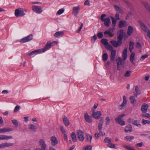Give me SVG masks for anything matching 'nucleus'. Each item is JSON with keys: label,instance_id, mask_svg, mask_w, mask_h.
Wrapping results in <instances>:
<instances>
[{"label": "nucleus", "instance_id": "f257e3e1", "mask_svg": "<svg viewBox=\"0 0 150 150\" xmlns=\"http://www.w3.org/2000/svg\"><path fill=\"white\" fill-rule=\"evenodd\" d=\"M123 30L121 29L117 32V41L112 40L110 41L111 43L115 47L121 45L122 43V40L124 36Z\"/></svg>", "mask_w": 150, "mask_h": 150}, {"label": "nucleus", "instance_id": "f03ea898", "mask_svg": "<svg viewBox=\"0 0 150 150\" xmlns=\"http://www.w3.org/2000/svg\"><path fill=\"white\" fill-rule=\"evenodd\" d=\"M139 22L142 30L150 38V30L147 27L144 23L140 21H139Z\"/></svg>", "mask_w": 150, "mask_h": 150}, {"label": "nucleus", "instance_id": "7ed1b4c3", "mask_svg": "<svg viewBox=\"0 0 150 150\" xmlns=\"http://www.w3.org/2000/svg\"><path fill=\"white\" fill-rule=\"evenodd\" d=\"M24 11L26 12L27 11L26 10L21 8L17 9L15 10V15L17 17L23 16L25 14Z\"/></svg>", "mask_w": 150, "mask_h": 150}, {"label": "nucleus", "instance_id": "20e7f679", "mask_svg": "<svg viewBox=\"0 0 150 150\" xmlns=\"http://www.w3.org/2000/svg\"><path fill=\"white\" fill-rule=\"evenodd\" d=\"M76 134L79 140L81 142H83L84 139L83 132L81 130H78Z\"/></svg>", "mask_w": 150, "mask_h": 150}, {"label": "nucleus", "instance_id": "39448f33", "mask_svg": "<svg viewBox=\"0 0 150 150\" xmlns=\"http://www.w3.org/2000/svg\"><path fill=\"white\" fill-rule=\"evenodd\" d=\"M33 39V35L31 34L28 36L22 38L20 42L21 43H24L31 40Z\"/></svg>", "mask_w": 150, "mask_h": 150}, {"label": "nucleus", "instance_id": "423d86ee", "mask_svg": "<svg viewBox=\"0 0 150 150\" xmlns=\"http://www.w3.org/2000/svg\"><path fill=\"white\" fill-rule=\"evenodd\" d=\"M101 113L100 111H97L96 112L93 111L92 115V117L96 119H98L100 117Z\"/></svg>", "mask_w": 150, "mask_h": 150}, {"label": "nucleus", "instance_id": "0eeeda50", "mask_svg": "<svg viewBox=\"0 0 150 150\" xmlns=\"http://www.w3.org/2000/svg\"><path fill=\"white\" fill-rule=\"evenodd\" d=\"M32 10L34 12L37 13H41L43 11L40 7L37 6H33L32 7Z\"/></svg>", "mask_w": 150, "mask_h": 150}, {"label": "nucleus", "instance_id": "6e6552de", "mask_svg": "<svg viewBox=\"0 0 150 150\" xmlns=\"http://www.w3.org/2000/svg\"><path fill=\"white\" fill-rule=\"evenodd\" d=\"M123 101L122 104L119 105L118 108L119 109L122 110L124 108L126 105L127 100L125 96H123Z\"/></svg>", "mask_w": 150, "mask_h": 150}, {"label": "nucleus", "instance_id": "1a4fd4ad", "mask_svg": "<svg viewBox=\"0 0 150 150\" xmlns=\"http://www.w3.org/2000/svg\"><path fill=\"white\" fill-rule=\"evenodd\" d=\"M84 117L86 121L89 123H91L92 122L91 118L87 112H85L84 113Z\"/></svg>", "mask_w": 150, "mask_h": 150}, {"label": "nucleus", "instance_id": "9d476101", "mask_svg": "<svg viewBox=\"0 0 150 150\" xmlns=\"http://www.w3.org/2000/svg\"><path fill=\"white\" fill-rule=\"evenodd\" d=\"M51 43L48 42L44 48L40 49V50L41 52H44L49 49L50 48H51Z\"/></svg>", "mask_w": 150, "mask_h": 150}, {"label": "nucleus", "instance_id": "9b49d317", "mask_svg": "<svg viewBox=\"0 0 150 150\" xmlns=\"http://www.w3.org/2000/svg\"><path fill=\"white\" fill-rule=\"evenodd\" d=\"M50 141L51 142V145L53 146H55L58 143V141L56 137L54 136L51 137Z\"/></svg>", "mask_w": 150, "mask_h": 150}, {"label": "nucleus", "instance_id": "f8f14e48", "mask_svg": "<svg viewBox=\"0 0 150 150\" xmlns=\"http://www.w3.org/2000/svg\"><path fill=\"white\" fill-rule=\"evenodd\" d=\"M39 144L41 147L42 150H45L46 148V144L44 141L42 139L40 140L39 142Z\"/></svg>", "mask_w": 150, "mask_h": 150}, {"label": "nucleus", "instance_id": "ddd939ff", "mask_svg": "<svg viewBox=\"0 0 150 150\" xmlns=\"http://www.w3.org/2000/svg\"><path fill=\"white\" fill-rule=\"evenodd\" d=\"M122 59H121L120 57H117L116 60V62L117 64V65H120L122 66L125 63V62Z\"/></svg>", "mask_w": 150, "mask_h": 150}, {"label": "nucleus", "instance_id": "4468645a", "mask_svg": "<svg viewBox=\"0 0 150 150\" xmlns=\"http://www.w3.org/2000/svg\"><path fill=\"white\" fill-rule=\"evenodd\" d=\"M115 121L119 124L121 126H123L125 125V122L122 118L117 117L115 118Z\"/></svg>", "mask_w": 150, "mask_h": 150}, {"label": "nucleus", "instance_id": "2eb2a0df", "mask_svg": "<svg viewBox=\"0 0 150 150\" xmlns=\"http://www.w3.org/2000/svg\"><path fill=\"white\" fill-rule=\"evenodd\" d=\"M13 130L12 128L9 127L0 128V133H6L12 131Z\"/></svg>", "mask_w": 150, "mask_h": 150}, {"label": "nucleus", "instance_id": "dca6fc26", "mask_svg": "<svg viewBox=\"0 0 150 150\" xmlns=\"http://www.w3.org/2000/svg\"><path fill=\"white\" fill-rule=\"evenodd\" d=\"M12 137L11 136L5 135H0V141L2 140H8L12 139Z\"/></svg>", "mask_w": 150, "mask_h": 150}, {"label": "nucleus", "instance_id": "f3484780", "mask_svg": "<svg viewBox=\"0 0 150 150\" xmlns=\"http://www.w3.org/2000/svg\"><path fill=\"white\" fill-rule=\"evenodd\" d=\"M80 8L79 6L74 7L73 8L72 13L75 16L76 15L79 13Z\"/></svg>", "mask_w": 150, "mask_h": 150}, {"label": "nucleus", "instance_id": "a211bd4d", "mask_svg": "<svg viewBox=\"0 0 150 150\" xmlns=\"http://www.w3.org/2000/svg\"><path fill=\"white\" fill-rule=\"evenodd\" d=\"M62 120L65 125L68 126L70 124L69 121L67 117L65 115L63 117Z\"/></svg>", "mask_w": 150, "mask_h": 150}, {"label": "nucleus", "instance_id": "6ab92c4d", "mask_svg": "<svg viewBox=\"0 0 150 150\" xmlns=\"http://www.w3.org/2000/svg\"><path fill=\"white\" fill-rule=\"evenodd\" d=\"M148 105L146 104H143L142 106L141 110L143 113H146L147 110Z\"/></svg>", "mask_w": 150, "mask_h": 150}, {"label": "nucleus", "instance_id": "aec40b11", "mask_svg": "<svg viewBox=\"0 0 150 150\" xmlns=\"http://www.w3.org/2000/svg\"><path fill=\"white\" fill-rule=\"evenodd\" d=\"M128 25L127 22L124 21H120L119 23L118 26L120 28H122L124 27H126Z\"/></svg>", "mask_w": 150, "mask_h": 150}, {"label": "nucleus", "instance_id": "412c9836", "mask_svg": "<svg viewBox=\"0 0 150 150\" xmlns=\"http://www.w3.org/2000/svg\"><path fill=\"white\" fill-rule=\"evenodd\" d=\"M103 125L102 124H98V130L99 132V134L102 136L104 135L105 134V133L104 132L102 131Z\"/></svg>", "mask_w": 150, "mask_h": 150}, {"label": "nucleus", "instance_id": "4be33fe9", "mask_svg": "<svg viewBox=\"0 0 150 150\" xmlns=\"http://www.w3.org/2000/svg\"><path fill=\"white\" fill-rule=\"evenodd\" d=\"M40 53L41 52V51L39 49L38 50L33 51L30 53H28L27 54V55L29 56H32L33 55H36Z\"/></svg>", "mask_w": 150, "mask_h": 150}, {"label": "nucleus", "instance_id": "5701e85b", "mask_svg": "<svg viewBox=\"0 0 150 150\" xmlns=\"http://www.w3.org/2000/svg\"><path fill=\"white\" fill-rule=\"evenodd\" d=\"M29 129L31 131L36 132L37 129V127L34 125L30 124L28 125Z\"/></svg>", "mask_w": 150, "mask_h": 150}, {"label": "nucleus", "instance_id": "b1692460", "mask_svg": "<svg viewBox=\"0 0 150 150\" xmlns=\"http://www.w3.org/2000/svg\"><path fill=\"white\" fill-rule=\"evenodd\" d=\"M3 148H5L6 147L13 146L14 145V144L12 143H2Z\"/></svg>", "mask_w": 150, "mask_h": 150}, {"label": "nucleus", "instance_id": "393cba45", "mask_svg": "<svg viewBox=\"0 0 150 150\" xmlns=\"http://www.w3.org/2000/svg\"><path fill=\"white\" fill-rule=\"evenodd\" d=\"M125 132H131L132 131V127L131 125H129L126 126L125 128Z\"/></svg>", "mask_w": 150, "mask_h": 150}, {"label": "nucleus", "instance_id": "a878e982", "mask_svg": "<svg viewBox=\"0 0 150 150\" xmlns=\"http://www.w3.org/2000/svg\"><path fill=\"white\" fill-rule=\"evenodd\" d=\"M133 30V28L131 26H128L127 31V34L128 35L130 36L132 34Z\"/></svg>", "mask_w": 150, "mask_h": 150}, {"label": "nucleus", "instance_id": "bb28decb", "mask_svg": "<svg viewBox=\"0 0 150 150\" xmlns=\"http://www.w3.org/2000/svg\"><path fill=\"white\" fill-rule=\"evenodd\" d=\"M116 55V51L114 50L111 51L110 54V58L112 60L114 61Z\"/></svg>", "mask_w": 150, "mask_h": 150}, {"label": "nucleus", "instance_id": "cd10ccee", "mask_svg": "<svg viewBox=\"0 0 150 150\" xmlns=\"http://www.w3.org/2000/svg\"><path fill=\"white\" fill-rule=\"evenodd\" d=\"M64 33L63 31H59L56 33L54 34V36L56 37H62L64 35Z\"/></svg>", "mask_w": 150, "mask_h": 150}, {"label": "nucleus", "instance_id": "c85d7f7f", "mask_svg": "<svg viewBox=\"0 0 150 150\" xmlns=\"http://www.w3.org/2000/svg\"><path fill=\"white\" fill-rule=\"evenodd\" d=\"M104 22V24L107 27L109 26L110 22V20L109 17H108L105 18L103 21Z\"/></svg>", "mask_w": 150, "mask_h": 150}, {"label": "nucleus", "instance_id": "c756f323", "mask_svg": "<svg viewBox=\"0 0 150 150\" xmlns=\"http://www.w3.org/2000/svg\"><path fill=\"white\" fill-rule=\"evenodd\" d=\"M135 91L136 93L134 94V95L137 97L138 95H139L141 93V92L137 86H136L135 87Z\"/></svg>", "mask_w": 150, "mask_h": 150}, {"label": "nucleus", "instance_id": "7c9ffc66", "mask_svg": "<svg viewBox=\"0 0 150 150\" xmlns=\"http://www.w3.org/2000/svg\"><path fill=\"white\" fill-rule=\"evenodd\" d=\"M71 136L72 138V140L74 142H76L77 141L76 135L74 132H72L71 134Z\"/></svg>", "mask_w": 150, "mask_h": 150}, {"label": "nucleus", "instance_id": "2f4dec72", "mask_svg": "<svg viewBox=\"0 0 150 150\" xmlns=\"http://www.w3.org/2000/svg\"><path fill=\"white\" fill-rule=\"evenodd\" d=\"M134 43L133 42L130 41L129 49L130 52H132V50L134 48Z\"/></svg>", "mask_w": 150, "mask_h": 150}, {"label": "nucleus", "instance_id": "473e14b6", "mask_svg": "<svg viewBox=\"0 0 150 150\" xmlns=\"http://www.w3.org/2000/svg\"><path fill=\"white\" fill-rule=\"evenodd\" d=\"M130 100L131 103L135 104L136 102V100L134 96H132L130 97Z\"/></svg>", "mask_w": 150, "mask_h": 150}, {"label": "nucleus", "instance_id": "72a5a7b5", "mask_svg": "<svg viewBox=\"0 0 150 150\" xmlns=\"http://www.w3.org/2000/svg\"><path fill=\"white\" fill-rule=\"evenodd\" d=\"M132 124L139 127H140L141 126V124L137 120H134L132 122Z\"/></svg>", "mask_w": 150, "mask_h": 150}, {"label": "nucleus", "instance_id": "f704fd0d", "mask_svg": "<svg viewBox=\"0 0 150 150\" xmlns=\"http://www.w3.org/2000/svg\"><path fill=\"white\" fill-rule=\"evenodd\" d=\"M132 73L131 71H127L124 74V76L125 77H128L130 76V75Z\"/></svg>", "mask_w": 150, "mask_h": 150}, {"label": "nucleus", "instance_id": "c9c22d12", "mask_svg": "<svg viewBox=\"0 0 150 150\" xmlns=\"http://www.w3.org/2000/svg\"><path fill=\"white\" fill-rule=\"evenodd\" d=\"M87 136V140L88 142L91 143V140L92 138V136L89 134L87 133L86 134Z\"/></svg>", "mask_w": 150, "mask_h": 150}, {"label": "nucleus", "instance_id": "e433bc0d", "mask_svg": "<svg viewBox=\"0 0 150 150\" xmlns=\"http://www.w3.org/2000/svg\"><path fill=\"white\" fill-rule=\"evenodd\" d=\"M112 140L110 138H109V137H106L105 138L104 140V142L108 144H109L111 142Z\"/></svg>", "mask_w": 150, "mask_h": 150}, {"label": "nucleus", "instance_id": "4c0bfd02", "mask_svg": "<svg viewBox=\"0 0 150 150\" xmlns=\"http://www.w3.org/2000/svg\"><path fill=\"white\" fill-rule=\"evenodd\" d=\"M135 55V53H132L130 55V62L132 63H134L133 60H134V57Z\"/></svg>", "mask_w": 150, "mask_h": 150}, {"label": "nucleus", "instance_id": "58836bf2", "mask_svg": "<svg viewBox=\"0 0 150 150\" xmlns=\"http://www.w3.org/2000/svg\"><path fill=\"white\" fill-rule=\"evenodd\" d=\"M102 57L103 60L104 61H106L108 59V54L106 53H105L103 55Z\"/></svg>", "mask_w": 150, "mask_h": 150}, {"label": "nucleus", "instance_id": "ea45409f", "mask_svg": "<svg viewBox=\"0 0 150 150\" xmlns=\"http://www.w3.org/2000/svg\"><path fill=\"white\" fill-rule=\"evenodd\" d=\"M102 43L106 46L109 44L108 40L106 39H103L101 40Z\"/></svg>", "mask_w": 150, "mask_h": 150}, {"label": "nucleus", "instance_id": "a19ab883", "mask_svg": "<svg viewBox=\"0 0 150 150\" xmlns=\"http://www.w3.org/2000/svg\"><path fill=\"white\" fill-rule=\"evenodd\" d=\"M106 48L110 51H112L114 50L112 46L109 44L106 46Z\"/></svg>", "mask_w": 150, "mask_h": 150}, {"label": "nucleus", "instance_id": "79ce46f5", "mask_svg": "<svg viewBox=\"0 0 150 150\" xmlns=\"http://www.w3.org/2000/svg\"><path fill=\"white\" fill-rule=\"evenodd\" d=\"M114 7L115 8V10L121 12L122 11V10L121 8L118 6L116 5H115L114 6Z\"/></svg>", "mask_w": 150, "mask_h": 150}, {"label": "nucleus", "instance_id": "37998d69", "mask_svg": "<svg viewBox=\"0 0 150 150\" xmlns=\"http://www.w3.org/2000/svg\"><path fill=\"white\" fill-rule=\"evenodd\" d=\"M142 123L143 125H145L146 124H149L150 123V121L143 119L142 120Z\"/></svg>", "mask_w": 150, "mask_h": 150}, {"label": "nucleus", "instance_id": "c03bdc74", "mask_svg": "<svg viewBox=\"0 0 150 150\" xmlns=\"http://www.w3.org/2000/svg\"><path fill=\"white\" fill-rule=\"evenodd\" d=\"M125 138L127 140L131 141L134 139V137L132 136H126Z\"/></svg>", "mask_w": 150, "mask_h": 150}, {"label": "nucleus", "instance_id": "a18cd8bd", "mask_svg": "<svg viewBox=\"0 0 150 150\" xmlns=\"http://www.w3.org/2000/svg\"><path fill=\"white\" fill-rule=\"evenodd\" d=\"M123 146L124 148H125L127 150H135L134 149L132 148L130 146H126L125 145H123Z\"/></svg>", "mask_w": 150, "mask_h": 150}, {"label": "nucleus", "instance_id": "49530a36", "mask_svg": "<svg viewBox=\"0 0 150 150\" xmlns=\"http://www.w3.org/2000/svg\"><path fill=\"white\" fill-rule=\"evenodd\" d=\"M149 55L146 54H145L143 55L142 56L140 59V60L141 61H143L145 58H146L148 57Z\"/></svg>", "mask_w": 150, "mask_h": 150}, {"label": "nucleus", "instance_id": "de8ad7c7", "mask_svg": "<svg viewBox=\"0 0 150 150\" xmlns=\"http://www.w3.org/2000/svg\"><path fill=\"white\" fill-rule=\"evenodd\" d=\"M107 146L110 148H115V144H112L111 142L109 144H107Z\"/></svg>", "mask_w": 150, "mask_h": 150}, {"label": "nucleus", "instance_id": "09e8293b", "mask_svg": "<svg viewBox=\"0 0 150 150\" xmlns=\"http://www.w3.org/2000/svg\"><path fill=\"white\" fill-rule=\"evenodd\" d=\"M105 120H106V125H107L109 124V123L110 121V120L109 117L108 116H107L106 117Z\"/></svg>", "mask_w": 150, "mask_h": 150}, {"label": "nucleus", "instance_id": "8fccbe9b", "mask_svg": "<svg viewBox=\"0 0 150 150\" xmlns=\"http://www.w3.org/2000/svg\"><path fill=\"white\" fill-rule=\"evenodd\" d=\"M97 38L96 35L95 34L91 38V42L93 43H94L95 42Z\"/></svg>", "mask_w": 150, "mask_h": 150}, {"label": "nucleus", "instance_id": "3c124183", "mask_svg": "<svg viewBox=\"0 0 150 150\" xmlns=\"http://www.w3.org/2000/svg\"><path fill=\"white\" fill-rule=\"evenodd\" d=\"M112 25L114 27H115V25L117 22L116 20L114 18H112Z\"/></svg>", "mask_w": 150, "mask_h": 150}, {"label": "nucleus", "instance_id": "603ef678", "mask_svg": "<svg viewBox=\"0 0 150 150\" xmlns=\"http://www.w3.org/2000/svg\"><path fill=\"white\" fill-rule=\"evenodd\" d=\"M142 4L146 8L149 5L148 3L146 2L142 1L141 2Z\"/></svg>", "mask_w": 150, "mask_h": 150}, {"label": "nucleus", "instance_id": "864d4df0", "mask_svg": "<svg viewBox=\"0 0 150 150\" xmlns=\"http://www.w3.org/2000/svg\"><path fill=\"white\" fill-rule=\"evenodd\" d=\"M64 11V10L63 9H60L58 10L57 12V14L58 15H61L62 14Z\"/></svg>", "mask_w": 150, "mask_h": 150}, {"label": "nucleus", "instance_id": "5fc2aeb1", "mask_svg": "<svg viewBox=\"0 0 150 150\" xmlns=\"http://www.w3.org/2000/svg\"><path fill=\"white\" fill-rule=\"evenodd\" d=\"M13 123L15 126H17L18 125V123L16 120H12Z\"/></svg>", "mask_w": 150, "mask_h": 150}, {"label": "nucleus", "instance_id": "6e6d98bb", "mask_svg": "<svg viewBox=\"0 0 150 150\" xmlns=\"http://www.w3.org/2000/svg\"><path fill=\"white\" fill-rule=\"evenodd\" d=\"M106 15L105 14H102L100 16V19L101 21H104L105 18V17Z\"/></svg>", "mask_w": 150, "mask_h": 150}, {"label": "nucleus", "instance_id": "4d7b16f0", "mask_svg": "<svg viewBox=\"0 0 150 150\" xmlns=\"http://www.w3.org/2000/svg\"><path fill=\"white\" fill-rule=\"evenodd\" d=\"M103 36V34L102 32H99L97 34V36L99 38H102Z\"/></svg>", "mask_w": 150, "mask_h": 150}, {"label": "nucleus", "instance_id": "13d9d810", "mask_svg": "<svg viewBox=\"0 0 150 150\" xmlns=\"http://www.w3.org/2000/svg\"><path fill=\"white\" fill-rule=\"evenodd\" d=\"M20 107L19 105L16 106L14 110V112H17L20 109Z\"/></svg>", "mask_w": 150, "mask_h": 150}, {"label": "nucleus", "instance_id": "bf43d9fd", "mask_svg": "<svg viewBox=\"0 0 150 150\" xmlns=\"http://www.w3.org/2000/svg\"><path fill=\"white\" fill-rule=\"evenodd\" d=\"M60 130L63 134H65L66 133V131L64 129V127L63 126H60Z\"/></svg>", "mask_w": 150, "mask_h": 150}, {"label": "nucleus", "instance_id": "052dcab7", "mask_svg": "<svg viewBox=\"0 0 150 150\" xmlns=\"http://www.w3.org/2000/svg\"><path fill=\"white\" fill-rule=\"evenodd\" d=\"M99 123L98 124H102L103 125L104 122V118L103 117H100V119L99 120Z\"/></svg>", "mask_w": 150, "mask_h": 150}, {"label": "nucleus", "instance_id": "680f3d73", "mask_svg": "<svg viewBox=\"0 0 150 150\" xmlns=\"http://www.w3.org/2000/svg\"><path fill=\"white\" fill-rule=\"evenodd\" d=\"M92 147L91 146H89L87 147H85L83 148V150H91Z\"/></svg>", "mask_w": 150, "mask_h": 150}, {"label": "nucleus", "instance_id": "e2e57ef3", "mask_svg": "<svg viewBox=\"0 0 150 150\" xmlns=\"http://www.w3.org/2000/svg\"><path fill=\"white\" fill-rule=\"evenodd\" d=\"M143 144L142 142H141L139 143H137L136 144V146L138 147H142Z\"/></svg>", "mask_w": 150, "mask_h": 150}, {"label": "nucleus", "instance_id": "0e129e2a", "mask_svg": "<svg viewBox=\"0 0 150 150\" xmlns=\"http://www.w3.org/2000/svg\"><path fill=\"white\" fill-rule=\"evenodd\" d=\"M142 116L148 118H149L150 117V115L148 113H146V114H143L142 115Z\"/></svg>", "mask_w": 150, "mask_h": 150}, {"label": "nucleus", "instance_id": "69168bd1", "mask_svg": "<svg viewBox=\"0 0 150 150\" xmlns=\"http://www.w3.org/2000/svg\"><path fill=\"white\" fill-rule=\"evenodd\" d=\"M83 26V23H81V25L80 27L79 28L78 30L77 31V33H79L80 32V31L82 28Z\"/></svg>", "mask_w": 150, "mask_h": 150}, {"label": "nucleus", "instance_id": "338daca9", "mask_svg": "<svg viewBox=\"0 0 150 150\" xmlns=\"http://www.w3.org/2000/svg\"><path fill=\"white\" fill-rule=\"evenodd\" d=\"M136 47L138 48H140L141 47V45L139 42H137L136 43Z\"/></svg>", "mask_w": 150, "mask_h": 150}, {"label": "nucleus", "instance_id": "774afa93", "mask_svg": "<svg viewBox=\"0 0 150 150\" xmlns=\"http://www.w3.org/2000/svg\"><path fill=\"white\" fill-rule=\"evenodd\" d=\"M115 17L117 20H119L120 19V15L118 13H116L115 15Z\"/></svg>", "mask_w": 150, "mask_h": 150}]
</instances>
